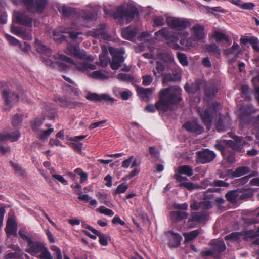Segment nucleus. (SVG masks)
Instances as JSON below:
<instances>
[{
    "label": "nucleus",
    "instance_id": "obj_24",
    "mask_svg": "<svg viewBox=\"0 0 259 259\" xmlns=\"http://www.w3.org/2000/svg\"><path fill=\"white\" fill-rule=\"evenodd\" d=\"M184 126L188 132L197 134H200L204 131L203 127L199 125L196 120L187 122L184 125Z\"/></svg>",
    "mask_w": 259,
    "mask_h": 259
},
{
    "label": "nucleus",
    "instance_id": "obj_32",
    "mask_svg": "<svg viewBox=\"0 0 259 259\" xmlns=\"http://www.w3.org/2000/svg\"><path fill=\"white\" fill-rule=\"evenodd\" d=\"M238 115L240 116L241 120L244 119V116H246L251 113L255 112V110L251 105H248L245 107H240L237 111Z\"/></svg>",
    "mask_w": 259,
    "mask_h": 259
},
{
    "label": "nucleus",
    "instance_id": "obj_39",
    "mask_svg": "<svg viewBox=\"0 0 259 259\" xmlns=\"http://www.w3.org/2000/svg\"><path fill=\"white\" fill-rule=\"evenodd\" d=\"M155 36L156 38L159 39L166 38V40H170L171 37L169 32L167 28H164L156 32L155 33Z\"/></svg>",
    "mask_w": 259,
    "mask_h": 259
},
{
    "label": "nucleus",
    "instance_id": "obj_49",
    "mask_svg": "<svg viewBox=\"0 0 259 259\" xmlns=\"http://www.w3.org/2000/svg\"><path fill=\"white\" fill-rule=\"evenodd\" d=\"M5 36L10 45L18 48L21 47V44L17 39L8 34H5Z\"/></svg>",
    "mask_w": 259,
    "mask_h": 259
},
{
    "label": "nucleus",
    "instance_id": "obj_23",
    "mask_svg": "<svg viewBox=\"0 0 259 259\" xmlns=\"http://www.w3.org/2000/svg\"><path fill=\"white\" fill-rule=\"evenodd\" d=\"M166 235L169 239L168 245L170 247H176L180 245L182 239L180 234L169 231L166 233Z\"/></svg>",
    "mask_w": 259,
    "mask_h": 259
},
{
    "label": "nucleus",
    "instance_id": "obj_56",
    "mask_svg": "<svg viewBox=\"0 0 259 259\" xmlns=\"http://www.w3.org/2000/svg\"><path fill=\"white\" fill-rule=\"evenodd\" d=\"M74 172L80 176V183H82L84 181L88 180V175L87 173L84 172L83 171V170L81 169L80 168H76L74 170Z\"/></svg>",
    "mask_w": 259,
    "mask_h": 259
},
{
    "label": "nucleus",
    "instance_id": "obj_52",
    "mask_svg": "<svg viewBox=\"0 0 259 259\" xmlns=\"http://www.w3.org/2000/svg\"><path fill=\"white\" fill-rule=\"evenodd\" d=\"M242 234L239 232H233L225 237L226 240L236 241L242 238Z\"/></svg>",
    "mask_w": 259,
    "mask_h": 259
},
{
    "label": "nucleus",
    "instance_id": "obj_3",
    "mask_svg": "<svg viewBox=\"0 0 259 259\" xmlns=\"http://www.w3.org/2000/svg\"><path fill=\"white\" fill-rule=\"evenodd\" d=\"M76 69L81 72H86L88 76L93 79L100 80H105L112 77V76L103 73L101 71H95L92 73H90V70H94L96 69V66L89 63H78L76 65Z\"/></svg>",
    "mask_w": 259,
    "mask_h": 259
},
{
    "label": "nucleus",
    "instance_id": "obj_22",
    "mask_svg": "<svg viewBox=\"0 0 259 259\" xmlns=\"http://www.w3.org/2000/svg\"><path fill=\"white\" fill-rule=\"evenodd\" d=\"M239 46L234 43L230 48L224 51V53L228 57V61L230 63L235 62L238 57Z\"/></svg>",
    "mask_w": 259,
    "mask_h": 259
},
{
    "label": "nucleus",
    "instance_id": "obj_15",
    "mask_svg": "<svg viewBox=\"0 0 259 259\" xmlns=\"http://www.w3.org/2000/svg\"><path fill=\"white\" fill-rule=\"evenodd\" d=\"M182 175H185L188 177L191 176L193 175L192 168L188 165L180 166L178 168V174H175L174 178L179 182L187 180L186 177L182 176Z\"/></svg>",
    "mask_w": 259,
    "mask_h": 259
},
{
    "label": "nucleus",
    "instance_id": "obj_48",
    "mask_svg": "<svg viewBox=\"0 0 259 259\" xmlns=\"http://www.w3.org/2000/svg\"><path fill=\"white\" fill-rule=\"evenodd\" d=\"M199 234V230H196L191 231L188 233L184 234V236L185 237V241L189 242L194 239L195 237H196Z\"/></svg>",
    "mask_w": 259,
    "mask_h": 259
},
{
    "label": "nucleus",
    "instance_id": "obj_59",
    "mask_svg": "<svg viewBox=\"0 0 259 259\" xmlns=\"http://www.w3.org/2000/svg\"><path fill=\"white\" fill-rule=\"evenodd\" d=\"M44 119L36 118L32 123V127L37 133L39 131V127L43 122Z\"/></svg>",
    "mask_w": 259,
    "mask_h": 259
},
{
    "label": "nucleus",
    "instance_id": "obj_62",
    "mask_svg": "<svg viewBox=\"0 0 259 259\" xmlns=\"http://www.w3.org/2000/svg\"><path fill=\"white\" fill-rule=\"evenodd\" d=\"M128 189V186L125 183H122L117 187L115 194H120L124 193Z\"/></svg>",
    "mask_w": 259,
    "mask_h": 259
},
{
    "label": "nucleus",
    "instance_id": "obj_63",
    "mask_svg": "<svg viewBox=\"0 0 259 259\" xmlns=\"http://www.w3.org/2000/svg\"><path fill=\"white\" fill-rule=\"evenodd\" d=\"M18 233L20 237L24 240L26 241L27 243L31 240V239L27 235V232L25 230L20 229Z\"/></svg>",
    "mask_w": 259,
    "mask_h": 259
},
{
    "label": "nucleus",
    "instance_id": "obj_11",
    "mask_svg": "<svg viewBox=\"0 0 259 259\" xmlns=\"http://www.w3.org/2000/svg\"><path fill=\"white\" fill-rule=\"evenodd\" d=\"M66 53L69 55L77 57L79 58L89 61H93L94 58L92 56H88L83 50H80L78 46L69 45L66 48Z\"/></svg>",
    "mask_w": 259,
    "mask_h": 259
},
{
    "label": "nucleus",
    "instance_id": "obj_18",
    "mask_svg": "<svg viewBox=\"0 0 259 259\" xmlns=\"http://www.w3.org/2000/svg\"><path fill=\"white\" fill-rule=\"evenodd\" d=\"M27 244L26 252L34 256L38 254L44 247L41 243L37 241H33L32 240Z\"/></svg>",
    "mask_w": 259,
    "mask_h": 259
},
{
    "label": "nucleus",
    "instance_id": "obj_7",
    "mask_svg": "<svg viewBox=\"0 0 259 259\" xmlns=\"http://www.w3.org/2000/svg\"><path fill=\"white\" fill-rule=\"evenodd\" d=\"M219 104L214 103L212 107H210L207 110L202 111L200 108H198V112L199 113L202 121L208 130L210 128L211 123L214 115H216L217 110L219 109Z\"/></svg>",
    "mask_w": 259,
    "mask_h": 259
},
{
    "label": "nucleus",
    "instance_id": "obj_55",
    "mask_svg": "<svg viewBox=\"0 0 259 259\" xmlns=\"http://www.w3.org/2000/svg\"><path fill=\"white\" fill-rule=\"evenodd\" d=\"M40 254L39 255L38 257L40 259H53L51 253L45 246L44 247L43 249H42L40 252Z\"/></svg>",
    "mask_w": 259,
    "mask_h": 259
},
{
    "label": "nucleus",
    "instance_id": "obj_41",
    "mask_svg": "<svg viewBox=\"0 0 259 259\" xmlns=\"http://www.w3.org/2000/svg\"><path fill=\"white\" fill-rule=\"evenodd\" d=\"M46 126L49 127V128L47 129V130H44V129L40 130L37 133V134L41 139H45V138H47L54 131V128L51 127V125L46 124Z\"/></svg>",
    "mask_w": 259,
    "mask_h": 259
},
{
    "label": "nucleus",
    "instance_id": "obj_26",
    "mask_svg": "<svg viewBox=\"0 0 259 259\" xmlns=\"http://www.w3.org/2000/svg\"><path fill=\"white\" fill-rule=\"evenodd\" d=\"M154 90V88H148L146 89L138 88L137 89L138 95L145 101H148L153 97V93Z\"/></svg>",
    "mask_w": 259,
    "mask_h": 259
},
{
    "label": "nucleus",
    "instance_id": "obj_33",
    "mask_svg": "<svg viewBox=\"0 0 259 259\" xmlns=\"http://www.w3.org/2000/svg\"><path fill=\"white\" fill-rule=\"evenodd\" d=\"M203 85H204V82L203 81L197 80L195 83L192 84L191 86L187 84H186L185 86V89L187 92L195 93Z\"/></svg>",
    "mask_w": 259,
    "mask_h": 259
},
{
    "label": "nucleus",
    "instance_id": "obj_54",
    "mask_svg": "<svg viewBox=\"0 0 259 259\" xmlns=\"http://www.w3.org/2000/svg\"><path fill=\"white\" fill-rule=\"evenodd\" d=\"M207 51L211 53H213L216 55L220 54V49L219 46L216 44H212L208 45L206 47Z\"/></svg>",
    "mask_w": 259,
    "mask_h": 259
},
{
    "label": "nucleus",
    "instance_id": "obj_61",
    "mask_svg": "<svg viewBox=\"0 0 259 259\" xmlns=\"http://www.w3.org/2000/svg\"><path fill=\"white\" fill-rule=\"evenodd\" d=\"M97 18V14L95 10H91V13L89 14V12H87V11H85V20H95Z\"/></svg>",
    "mask_w": 259,
    "mask_h": 259
},
{
    "label": "nucleus",
    "instance_id": "obj_16",
    "mask_svg": "<svg viewBox=\"0 0 259 259\" xmlns=\"http://www.w3.org/2000/svg\"><path fill=\"white\" fill-rule=\"evenodd\" d=\"M215 157V154L213 151L206 149L198 152L197 160L204 164L211 161Z\"/></svg>",
    "mask_w": 259,
    "mask_h": 259
},
{
    "label": "nucleus",
    "instance_id": "obj_13",
    "mask_svg": "<svg viewBox=\"0 0 259 259\" xmlns=\"http://www.w3.org/2000/svg\"><path fill=\"white\" fill-rule=\"evenodd\" d=\"M135 12L136 10L134 8L125 9L123 7L120 6L117 9L116 16L128 23L134 18Z\"/></svg>",
    "mask_w": 259,
    "mask_h": 259
},
{
    "label": "nucleus",
    "instance_id": "obj_57",
    "mask_svg": "<svg viewBox=\"0 0 259 259\" xmlns=\"http://www.w3.org/2000/svg\"><path fill=\"white\" fill-rule=\"evenodd\" d=\"M256 40H257V38L255 37L252 36L250 37H245V38H241L240 40V42L243 44H245L246 43H250L253 47V46L256 42Z\"/></svg>",
    "mask_w": 259,
    "mask_h": 259
},
{
    "label": "nucleus",
    "instance_id": "obj_9",
    "mask_svg": "<svg viewBox=\"0 0 259 259\" xmlns=\"http://www.w3.org/2000/svg\"><path fill=\"white\" fill-rule=\"evenodd\" d=\"M178 35L180 38V44L183 47V50L188 51L192 48H195L198 45L197 42L191 36L188 37L189 33L186 31L179 32Z\"/></svg>",
    "mask_w": 259,
    "mask_h": 259
},
{
    "label": "nucleus",
    "instance_id": "obj_19",
    "mask_svg": "<svg viewBox=\"0 0 259 259\" xmlns=\"http://www.w3.org/2000/svg\"><path fill=\"white\" fill-rule=\"evenodd\" d=\"M86 98L91 101H106L112 103L114 101V99L112 98L108 94H98L96 93H90L87 95Z\"/></svg>",
    "mask_w": 259,
    "mask_h": 259
},
{
    "label": "nucleus",
    "instance_id": "obj_4",
    "mask_svg": "<svg viewBox=\"0 0 259 259\" xmlns=\"http://www.w3.org/2000/svg\"><path fill=\"white\" fill-rule=\"evenodd\" d=\"M234 141L223 140L222 141L217 142L215 145V148L221 151H223L224 149V146H228L235 150H240L241 146L247 144V141H251L252 138L246 137L245 139L242 137L234 136L233 137Z\"/></svg>",
    "mask_w": 259,
    "mask_h": 259
},
{
    "label": "nucleus",
    "instance_id": "obj_44",
    "mask_svg": "<svg viewBox=\"0 0 259 259\" xmlns=\"http://www.w3.org/2000/svg\"><path fill=\"white\" fill-rule=\"evenodd\" d=\"M249 171V167L247 166L240 167L236 169L232 173V176L234 177H238L248 173Z\"/></svg>",
    "mask_w": 259,
    "mask_h": 259
},
{
    "label": "nucleus",
    "instance_id": "obj_17",
    "mask_svg": "<svg viewBox=\"0 0 259 259\" xmlns=\"http://www.w3.org/2000/svg\"><path fill=\"white\" fill-rule=\"evenodd\" d=\"M11 32L13 34L20 37L24 39L30 40L32 38L31 30L29 29H24L12 25L11 27Z\"/></svg>",
    "mask_w": 259,
    "mask_h": 259
},
{
    "label": "nucleus",
    "instance_id": "obj_5",
    "mask_svg": "<svg viewBox=\"0 0 259 259\" xmlns=\"http://www.w3.org/2000/svg\"><path fill=\"white\" fill-rule=\"evenodd\" d=\"M46 63L59 70H65L69 65L73 64V61L70 58L64 55L57 54L54 55L49 61L46 60Z\"/></svg>",
    "mask_w": 259,
    "mask_h": 259
},
{
    "label": "nucleus",
    "instance_id": "obj_37",
    "mask_svg": "<svg viewBox=\"0 0 259 259\" xmlns=\"http://www.w3.org/2000/svg\"><path fill=\"white\" fill-rule=\"evenodd\" d=\"M187 213L185 212L173 211L170 213V219L174 222H177L180 220L186 219Z\"/></svg>",
    "mask_w": 259,
    "mask_h": 259
},
{
    "label": "nucleus",
    "instance_id": "obj_31",
    "mask_svg": "<svg viewBox=\"0 0 259 259\" xmlns=\"http://www.w3.org/2000/svg\"><path fill=\"white\" fill-rule=\"evenodd\" d=\"M212 37L217 42H221L224 40L228 42L229 45H230L231 43V39L228 36L219 31H214L212 34Z\"/></svg>",
    "mask_w": 259,
    "mask_h": 259
},
{
    "label": "nucleus",
    "instance_id": "obj_28",
    "mask_svg": "<svg viewBox=\"0 0 259 259\" xmlns=\"http://www.w3.org/2000/svg\"><path fill=\"white\" fill-rule=\"evenodd\" d=\"M13 250L15 251V253H10L7 254L5 259H21L23 255V253L20 247L15 245H11L10 246Z\"/></svg>",
    "mask_w": 259,
    "mask_h": 259
},
{
    "label": "nucleus",
    "instance_id": "obj_14",
    "mask_svg": "<svg viewBox=\"0 0 259 259\" xmlns=\"http://www.w3.org/2000/svg\"><path fill=\"white\" fill-rule=\"evenodd\" d=\"M191 36L199 43L205 37L204 27L200 24L194 25L190 29Z\"/></svg>",
    "mask_w": 259,
    "mask_h": 259
},
{
    "label": "nucleus",
    "instance_id": "obj_20",
    "mask_svg": "<svg viewBox=\"0 0 259 259\" xmlns=\"http://www.w3.org/2000/svg\"><path fill=\"white\" fill-rule=\"evenodd\" d=\"M109 52L113 55L112 62L110 64L111 68L113 70H117L120 67L121 64L124 61L123 57L121 54H116V50L113 48H110Z\"/></svg>",
    "mask_w": 259,
    "mask_h": 259
},
{
    "label": "nucleus",
    "instance_id": "obj_12",
    "mask_svg": "<svg viewBox=\"0 0 259 259\" xmlns=\"http://www.w3.org/2000/svg\"><path fill=\"white\" fill-rule=\"evenodd\" d=\"M167 23L171 28L179 32L186 31L185 29L187 26V22L185 20L178 18L169 17L167 19Z\"/></svg>",
    "mask_w": 259,
    "mask_h": 259
},
{
    "label": "nucleus",
    "instance_id": "obj_34",
    "mask_svg": "<svg viewBox=\"0 0 259 259\" xmlns=\"http://www.w3.org/2000/svg\"><path fill=\"white\" fill-rule=\"evenodd\" d=\"M226 197L228 201L231 203H235L239 199H244L243 195L239 196L238 192L236 191H231L226 194Z\"/></svg>",
    "mask_w": 259,
    "mask_h": 259
},
{
    "label": "nucleus",
    "instance_id": "obj_6",
    "mask_svg": "<svg viewBox=\"0 0 259 259\" xmlns=\"http://www.w3.org/2000/svg\"><path fill=\"white\" fill-rule=\"evenodd\" d=\"M16 5L23 3L28 10L32 13H41L47 4V0H12Z\"/></svg>",
    "mask_w": 259,
    "mask_h": 259
},
{
    "label": "nucleus",
    "instance_id": "obj_53",
    "mask_svg": "<svg viewBox=\"0 0 259 259\" xmlns=\"http://www.w3.org/2000/svg\"><path fill=\"white\" fill-rule=\"evenodd\" d=\"M100 213L103 214L107 216L112 217L114 214V212L105 206H101L97 210Z\"/></svg>",
    "mask_w": 259,
    "mask_h": 259
},
{
    "label": "nucleus",
    "instance_id": "obj_21",
    "mask_svg": "<svg viewBox=\"0 0 259 259\" xmlns=\"http://www.w3.org/2000/svg\"><path fill=\"white\" fill-rule=\"evenodd\" d=\"M14 20L19 24L26 26L32 27V20L27 17L24 13L14 11L13 13Z\"/></svg>",
    "mask_w": 259,
    "mask_h": 259
},
{
    "label": "nucleus",
    "instance_id": "obj_30",
    "mask_svg": "<svg viewBox=\"0 0 259 259\" xmlns=\"http://www.w3.org/2000/svg\"><path fill=\"white\" fill-rule=\"evenodd\" d=\"M122 37L127 40L134 38L136 35V29L133 26H129L122 30Z\"/></svg>",
    "mask_w": 259,
    "mask_h": 259
},
{
    "label": "nucleus",
    "instance_id": "obj_29",
    "mask_svg": "<svg viewBox=\"0 0 259 259\" xmlns=\"http://www.w3.org/2000/svg\"><path fill=\"white\" fill-rule=\"evenodd\" d=\"M219 119L216 123L217 130L221 132L226 130V126L229 125L230 118L228 116H224L219 114Z\"/></svg>",
    "mask_w": 259,
    "mask_h": 259
},
{
    "label": "nucleus",
    "instance_id": "obj_25",
    "mask_svg": "<svg viewBox=\"0 0 259 259\" xmlns=\"http://www.w3.org/2000/svg\"><path fill=\"white\" fill-rule=\"evenodd\" d=\"M20 137V133L17 130L13 132L4 134L0 133V142H5L9 140L11 142L17 141Z\"/></svg>",
    "mask_w": 259,
    "mask_h": 259
},
{
    "label": "nucleus",
    "instance_id": "obj_45",
    "mask_svg": "<svg viewBox=\"0 0 259 259\" xmlns=\"http://www.w3.org/2000/svg\"><path fill=\"white\" fill-rule=\"evenodd\" d=\"M23 120V117L21 115L15 114L12 117L11 123L16 128H19Z\"/></svg>",
    "mask_w": 259,
    "mask_h": 259
},
{
    "label": "nucleus",
    "instance_id": "obj_60",
    "mask_svg": "<svg viewBox=\"0 0 259 259\" xmlns=\"http://www.w3.org/2000/svg\"><path fill=\"white\" fill-rule=\"evenodd\" d=\"M52 176V178L56 182H59L64 185H67L68 184L67 181L61 175L53 174Z\"/></svg>",
    "mask_w": 259,
    "mask_h": 259
},
{
    "label": "nucleus",
    "instance_id": "obj_64",
    "mask_svg": "<svg viewBox=\"0 0 259 259\" xmlns=\"http://www.w3.org/2000/svg\"><path fill=\"white\" fill-rule=\"evenodd\" d=\"M153 81V78L150 75H145L143 76L142 83L144 85L148 86L150 85Z\"/></svg>",
    "mask_w": 259,
    "mask_h": 259
},
{
    "label": "nucleus",
    "instance_id": "obj_36",
    "mask_svg": "<svg viewBox=\"0 0 259 259\" xmlns=\"http://www.w3.org/2000/svg\"><path fill=\"white\" fill-rule=\"evenodd\" d=\"M42 114L44 116L51 119H53L55 118V111L53 107L50 104H48L45 105L42 111Z\"/></svg>",
    "mask_w": 259,
    "mask_h": 259
},
{
    "label": "nucleus",
    "instance_id": "obj_1",
    "mask_svg": "<svg viewBox=\"0 0 259 259\" xmlns=\"http://www.w3.org/2000/svg\"><path fill=\"white\" fill-rule=\"evenodd\" d=\"M181 89L178 87H171L164 89L159 92V100L155 105H149L145 107V110L153 113L156 109L159 112H165L170 109L174 103L181 100Z\"/></svg>",
    "mask_w": 259,
    "mask_h": 259
},
{
    "label": "nucleus",
    "instance_id": "obj_8",
    "mask_svg": "<svg viewBox=\"0 0 259 259\" xmlns=\"http://www.w3.org/2000/svg\"><path fill=\"white\" fill-rule=\"evenodd\" d=\"M2 97L4 102L3 108L5 111L10 110L12 104L19 99L18 95L9 89L3 90L2 92Z\"/></svg>",
    "mask_w": 259,
    "mask_h": 259
},
{
    "label": "nucleus",
    "instance_id": "obj_35",
    "mask_svg": "<svg viewBox=\"0 0 259 259\" xmlns=\"http://www.w3.org/2000/svg\"><path fill=\"white\" fill-rule=\"evenodd\" d=\"M34 47L37 52L40 54L49 56L51 53V51L49 48H46L42 44L41 42L37 39H35Z\"/></svg>",
    "mask_w": 259,
    "mask_h": 259
},
{
    "label": "nucleus",
    "instance_id": "obj_47",
    "mask_svg": "<svg viewBox=\"0 0 259 259\" xmlns=\"http://www.w3.org/2000/svg\"><path fill=\"white\" fill-rule=\"evenodd\" d=\"M180 186H183L187 189L188 190H192L196 189H198L199 188H201V187L198 185H197L196 184L191 183V182H185V181L180 182Z\"/></svg>",
    "mask_w": 259,
    "mask_h": 259
},
{
    "label": "nucleus",
    "instance_id": "obj_43",
    "mask_svg": "<svg viewBox=\"0 0 259 259\" xmlns=\"http://www.w3.org/2000/svg\"><path fill=\"white\" fill-rule=\"evenodd\" d=\"M212 245L214 249L217 251L222 252L226 249V246L222 240H215L212 242Z\"/></svg>",
    "mask_w": 259,
    "mask_h": 259
},
{
    "label": "nucleus",
    "instance_id": "obj_46",
    "mask_svg": "<svg viewBox=\"0 0 259 259\" xmlns=\"http://www.w3.org/2000/svg\"><path fill=\"white\" fill-rule=\"evenodd\" d=\"M242 234V238L254 237L259 236V228L258 230L254 232L253 231L250 230L245 232H241ZM255 243L259 245V238L255 241Z\"/></svg>",
    "mask_w": 259,
    "mask_h": 259
},
{
    "label": "nucleus",
    "instance_id": "obj_27",
    "mask_svg": "<svg viewBox=\"0 0 259 259\" xmlns=\"http://www.w3.org/2000/svg\"><path fill=\"white\" fill-rule=\"evenodd\" d=\"M17 225L15 220L13 218L8 219L5 228V232L7 236H16L17 235Z\"/></svg>",
    "mask_w": 259,
    "mask_h": 259
},
{
    "label": "nucleus",
    "instance_id": "obj_10",
    "mask_svg": "<svg viewBox=\"0 0 259 259\" xmlns=\"http://www.w3.org/2000/svg\"><path fill=\"white\" fill-rule=\"evenodd\" d=\"M87 36L102 39L107 41L112 40V37L108 34L107 28L105 25H101L98 26L96 29L87 33Z\"/></svg>",
    "mask_w": 259,
    "mask_h": 259
},
{
    "label": "nucleus",
    "instance_id": "obj_51",
    "mask_svg": "<svg viewBox=\"0 0 259 259\" xmlns=\"http://www.w3.org/2000/svg\"><path fill=\"white\" fill-rule=\"evenodd\" d=\"M58 10L64 17L69 16L71 12V10L69 7L64 5H59Z\"/></svg>",
    "mask_w": 259,
    "mask_h": 259
},
{
    "label": "nucleus",
    "instance_id": "obj_42",
    "mask_svg": "<svg viewBox=\"0 0 259 259\" xmlns=\"http://www.w3.org/2000/svg\"><path fill=\"white\" fill-rule=\"evenodd\" d=\"M99 65L103 67H106L108 65L109 62V58L108 57V52L107 50H103L101 54L99 56Z\"/></svg>",
    "mask_w": 259,
    "mask_h": 259
},
{
    "label": "nucleus",
    "instance_id": "obj_38",
    "mask_svg": "<svg viewBox=\"0 0 259 259\" xmlns=\"http://www.w3.org/2000/svg\"><path fill=\"white\" fill-rule=\"evenodd\" d=\"M191 209L197 210L201 207H204L205 209H209L211 207V204L208 201H204L199 203L194 202L190 206Z\"/></svg>",
    "mask_w": 259,
    "mask_h": 259
},
{
    "label": "nucleus",
    "instance_id": "obj_58",
    "mask_svg": "<svg viewBox=\"0 0 259 259\" xmlns=\"http://www.w3.org/2000/svg\"><path fill=\"white\" fill-rule=\"evenodd\" d=\"M177 56L180 63L183 66H185L188 65L187 58L185 54L179 52L177 53Z\"/></svg>",
    "mask_w": 259,
    "mask_h": 259
},
{
    "label": "nucleus",
    "instance_id": "obj_40",
    "mask_svg": "<svg viewBox=\"0 0 259 259\" xmlns=\"http://www.w3.org/2000/svg\"><path fill=\"white\" fill-rule=\"evenodd\" d=\"M206 217V214L204 212H195L191 214L189 219V222H200L204 220Z\"/></svg>",
    "mask_w": 259,
    "mask_h": 259
},
{
    "label": "nucleus",
    "instance_id": "obj_50",
    "mask_svg": "<svg viewBox=\"0 0 259 259\" xmlns=\"http://www.w3.org/2000/svg\"><path fill=\"white\" fill-rule=\"evenodd\" d=\"M134 157L131 156L127 159L125 160L122 163V167L124 168H127L130 166L131 167H134L136 165L137 163L136 160H133Z\"/></svg>",
    "mask_w": 259,
    "mask_h": 259
},
{
    "label": "nucleus",
    "instance_id": "obj_2",
    "mask_svg": "<svg viewBox=\"0 0 259 259\" xmlns=\"http://www.w3.org/2000/svg\"><path fill=\"white\" fill-rule=\"evenodd\" d=\"M63 33L69 34L70 38L72 40H75L77 38L82 39L81 37H79L82 33L79 31V26L74 23L69 27L61 26L57 28L53 33L54 39L57 41H62L65 39V37L62 35Z\"/></svg>",
    "mask_w": 259,
    "mask_h": 259
}]
</instances>
